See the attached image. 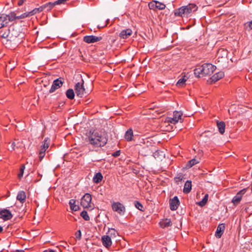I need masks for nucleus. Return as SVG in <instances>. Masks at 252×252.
Masks as SVG:
<instances>
[{
	"label": "nucleus",
	"mask_w": 252,
	"mask_h": 252,
	"mask_svg": "<svg viewBox=\"0 0 252 252\" xmlns=\"http://www.w3.org/2000/svg\"><path fill=\"white\" fill-rule=\"evenodd\" d=\"M87 136L86 142L91 145L93 147H102L107 143V135L104 132L91 129Z\"/></svg>",
	"instance_id": "1"
},
{
	"label": "nucleus",
	"mask_w": 252,
	"mask_h": 252,
	"mask_svg": "<svg viewBox=\"0 0 252 252\" xmlns=\"http://www.w3.org/2000/svg\"><path fill=\"white\" fill-rule=\"evenodd\" d=\"M216 66L211 63H204L201 65H197L194 69L195 76L201 77L211 75L216 70Z\"/></svg>",
	"instance_id": "2"
},
{
	"label": "nucleus",
	"mask_w": 252,
	"mask_h": 252,
	"mask_svg": "<svg viewBox=\"0 0 252 252\" xmlns=\"http://www.w3.org/2000/svg\"><path fill=\"white\" fill-rule=\"evenodd\" d=\"M198 7L196 4L189 3L187 5L183 6L174 11L175 16L181 17H188L189 15L197 10Z\"/></svg>",
	"instance_id": "3"
},
{
	"label": "nucleus",
	"mask_w": 252,
	"mask_h": 252,
	"mask_svg": "<svg viewBox=\"0 0 252 252\" xmlns=\"http://www.w3.org/2000/svg\"><path fill=\"white\" fill-rule=\"evenodd\" d=\"M228 52L226 49L223 48L219 49L216 55V63L226 62L227 60Z\"/></svg>",
	"instance_id": "4"
},
{
	"label": "nucleus",
	"mask_w": 252,
	"mask_h": 252,
	"mask_svg": "<svg viewBox=\"0 0 252 252\" xmlns=\"http://www.w3.org/2000/svg\"><path fill=\"white\" fill-rule=\"evenodd\" d=\"M74 89L77 96L79 97H83L87 94V92L84 86L83 80H82V82H78L76 84Z\"/></svg>",
	"instance_id": "5"
},
{
	"label": "nucleus",
	"mask_w": 252,
	"mask_h": 252,
	"mask_svg": "<svg viewBox=\"0 0 252 252\" xmlns=\"http://www.w3.org/2000/svg\"><path fill=\"white\" fill-rule=\"evenodd\" d=\"M92 196L90 193H86L81 199V205L84 208H92Z\"/></svg>",
	"instance_id": "6"
},
{
	"label": "nucleus",
	"mask_w": 252,
	"mask_h": 252,
	"mask_svg": "<svg viewBox=\"0 0 252 252\" xmlns=\"http://www.w3.org/2000/svg\"><path fill=\"white\" fill-rule=\"evenodd\" d=\"M247 190V188H245L241 189L237 192L234 197H233L231 200V202L233 203L234 206H237L240 203L241 200H242L243 195H244L246 192Z\"/></svg>",
	"instance_id": "7"
},
{
	"label": "nucleus",
	"mask_w": 252,
	"mask_h": 252,
	"mask_svg": "<svg viewBox=\"0 0 252 252\" xmlns=\"http://www.w3.org/2000/svg\"><path fill=\"white\" fill-rule=\"evenodd\" d=\"M112 208L114 211L117 212L120 215H124L126 212V208L124 205L119 202H114L112 204Z\"/></svg>",
	"instance_id": "8"
},
{
	"label": "nucleus",
	"mask_w": 252,
	"mask_h": 252,
	"mask_svg": "<svg viewBox=\"0 0 252 252\" xmlns=\"http://www.w3.org/2000/svg\"><path fill=\"white\" fill-rule=\"evenodd\" d=\"M183 115V113L181 112L180 111H174L173 112V118H168L169 121L172 123L175 124L179 120H180V122L182 123L183 121V120L182 119V116Z\"/></svg>",
	"instance_id": "9"
},
{
	"label": "nucleus",
	"mask_w": 252,
	"mask_h": 252,
	"mask_svg": "<svg viewBox=\"0 0 252 252\" xmlns=\"http://www.w3.org/2000/svg\"><path fill=\"white\" fill-rule=\"evenodd\" d=\"M180 202L177 196L169 200L170 209L172 211L176 210L180 205Z\"/></svg>",
	"instance_id": "10"
},
{
	"label": "nucleus",
	"mask_w": 252,
	"mask_h": 252,
	"mask_svg": "<svg viewBox=\"0 0 252 252\" xmlns=\"http://www.w3.org/2000/svg\"><path fill=\"white\" fill-rule=\"evenodd\" d=\"M102 39L101 36H95L94 35H86L83 38V41L87 43H93L100 41Z\"/></svg>",
	"instance_id": "11"
},
{
	"label": "nucleus",
	"mask_w": 252,
	"mask_h": 252,
	"mask_svg": "<svg viewBox=\"0 0 252 252\" xmlns=\"http://www.w3.org/2000/svg\"><path fill=\"white\" fill-rule=\"evenodd\" d=\"M13 217L11 212L7 209H3L0 211V218L6 221L10 220Z\"/></svg>",
	"instance_id": "12"
},
{
	"label": "nucleus",
	"mask_w": 252,
	"mask_h": 252,
	"mask_svg": "<svg viewBox=\"0 0 252 252\" xmlns=\"http://www.w3.org/2000/svg\"><path fill=\"white\" fill-rule=\"evenodd\" d=\"M63 82L60 80V79H57L53 81V84L51 86V89L49 90L50 93L54 92L57 89L60 88L62 86Z\"/></svg>",
	"instance_id": "13"
},
{
	"label": "nucleus",
	"mask_w": 252,
	"mask_h": 252,
	"mask_svg": "<svg viewBox=\"0 0 252 252\" xmlns=\"http://www.w3.org/2000/svg\"><path fill=\"white\" fill-rule=\"evenodd\" d=\"M47 141V139L46 138L44 140V144L41 146V149L38 154L40 160H41L45 155V152L46 151V148H47V144H46Z\"/></svg>",
	"instance_id": "14"
},
{
	"label": "nucleus",
	"mask_w": 252,
	"mask_h": 252,
	"mask_svg": "<svg viewBox=\"0 0 252 252\" xmlns=\"http://www.w3.org/2000/svg\"><path fill=\"white\" fill-rule=\"evenodd\" d=\"M101 241L103 245L106 248H109L112 245V241L110 237L108 235H104L101 237Z\"/></svg>",
	"instance_id": "15"
},
{
	"label": "nucleus",
	"mask_w": 252,
	"mask_h": 252,
	"mask_svg": "<svg viewBox=\"0 0 252 252\" xmlns=\"http://www.w3.org/2000/svg\"><path fill=\"white\" fill-rule=\"evenodd\" d=\"M225 228V224L221 223L220 224L217 228V230L215 233V236L218 238H220L223 234L224 229Z\"/></svg>",
	"instance_id": "16"
},
{
	"label": "nucleus",
	"mask_w": 252,
	"mask_h": 252,
	"mask_svg": "<svg viewBox=\"0 0 252 252\" xmlns=\"http://www.w3.org/2000/svg\"><path fill=\"white\" fill-rule=\"evenodd\" d=\"M132 34V31L130 29L124 30L121 32L119 36L123 39H126Z\"/></svg>",
	"instance_id": "17"
},
{
	"label": "nucleus",
	"mask_w": 252,
	"mask_h": 252,
	"mask_svg": "<svg viewBox=\"0 0 252 252\" xmlns=\"http://www.w3.org/2000/svg\"><path fill=\"white\" fill-rule=\"evenodd\" d=\"M133 132L131 128H129L126 132L125 134V138L127 142L133 140Z\"/></svg>",
	"instance_id": "18"
},
{
	"label": "nucleus",
	"mask_w": 252,
	"mask_h": 252,
	"mask_svg": "<svg viewBox=\"0 0 252 252\" xmlns=\"http://www.w3.org/2000/svg\"><path fill=\"white\" fill-rule=\"evenodd\" d=\"M224 76V73L223 71H220L219 72H217L215 73L214 75H213L211 79L212 81L216 82L219 80L220 79L222 78Z\"/></svg>",
	"instance_id": "19"
},
{
	"label": "nucleus",
	"mask_w": 252,
	"mask_h": 252,
	"mask_svg": "<svg viewBox=\"0 0 252 252\" xmlns=\"http://www.w3.org/2000/svg\"><path fill=\"white\" fill-rule=\"evenodd\" d=\"M8 24L6 14H0V29Z\"/></svg>",
	"instance_id": "20"
},
{
	"label": "nucleus",
	"mask_w": 252,
	"mask_h": 252,
	"mask_svg": "<svg viewBox=\"0 0 252 252\" xmlns=\"http://www.w3.org/2000/svg\"><path fill=\"white\" fill-rule=\"evenodd\" d=\"M217 126L219 129V132L223 134L225 132V124L223 121H217Z\"/></svg>",
	"instance_id": "21"
},
{
	"label": "nucleus",
	"mask_w": 252,
	"mask_h": 252,
	"mask_svg": "<svg viewBox=\"0 0 252 252\" xmlns=\"http://www.w3.org/2000/svg\"><path fill=\"white\" fill-rule=\"evenodd\" d=\"M39 11V9H34L32 11L28 12V13H25L21 14L20 16H17V19H23L31 15H33L36 13L37 12Z\"/></svg>",
	"instance_id": "22"
},
{
	"label": "nucleus",
	"mask_w": 252,
	"mask_h": 252,
	"mask_svg": "<svg viewBox=\"0 0 252 252\" xmlns=\"http://www.w3.org/2000/svg\"><path fill=\"white\" fill-rule=\"evenodd\" d=\"M191 181L188 180L185 184L183 189L184 193L188 194L189 193L191 190Z\"/></svg>",
	"instance_id": "23"
},
{
	"label": "nucleus",
	"mask_w": 252,
	"mask_h": 252,
	"mask_svg": "<svg viewBox=\"0 0 252 252\" xmlns=\"http://www.w3.org/2000/svg\"><path fill=\"white\" fill-rule=\"evenodd\" d=\"M17 199L22 203H23L26 201V193L24 191L21 190L19 191L17 196Z\"/></svg>",
	"instance_id": "24"
},
{
	"label": "nucleus",
	"mask_w": 252,
	"mask_h": 252,
	"mask_svg": "<svg viewBox=\"0 0 252 252\" xmlns=\"http://www.w3.org/2000/svg\"><path fill=\"white\" fill-rule=\"evenodd\" d=\"M161 228H165L171 225V221L170 219H165L160 221L159 223Z\"/></svg>",
	"instance_id": "25"
},
{
	"label": "nucleus",
	"mask_w": 252,
	"mask_h": 252,
	"mask_svg": "<svg viewBox=\"0 0 252 252\" xmlns=\"http://www.w3.org/2000/svg\"><path fill=\"white\" fill-rule=\"evenodd\" d=\"M76 200L70 199L69 202L70 209L74 211H77L79 209V207L75 205Z\"/></svg>",
	"instance_id": "26"
},
{
	"label": "nucleus",
	"mask_w": 252,
	"mask_h": 252,
	"mask_svg": "<svg viewBox=\"0 0 252 252\" xmlns=\"http://www.w3.org/2000/svg\"><path fill=\"white\" fill-rule=\"evenodd\" d=\"M103 179V176L100 172L96 173L94 178H93V182L95 183H100Z\"/></svg>",
	"instance_id": "27"
},
{
	"label": "nucleus",
	"mask_w": 252,
	"mask_h": 252,
	"mask_svg": "<svg viewBox=\"0 0 252 252\" xmlns=\"http://www.w3.org/2000/svg\"><path fill=\"white\" fill-rule=\"evenodd\" d=\"M66 96L69 99H73L75 96L74 91L72 89H68L66 92Z\"/></svg>",
	"instance_id": "28"
},
{
	"label": "nucleus",
	"mask_w": 252,
	"mask_h": 252,
	"mask_svg": "<svg viewBox=\"0 0 252 252\" xmlns=\"http://www.w3.org/2000/svg\"><path fill=\"white\" fill-rule=\"evenodd\" d=\"M8 23L9 22L13 21L17 19V16L14 12H11L9 14L6 15Z\"/></svg>",
	"instance_id": "29"
},
{
	"label": "nucleus",
	"mask_w": 252,
	"mask_h": 252,
	"mask_svg": "<svg viewBox=\"0 0 252 252\" xmlns=\"http://www.w3.org/2000/svg\"><path fill=\"white\" fill-rule=\"evenodd\" d=\"M208 199V194H206L204 196L203 198L202 199L201 201H199L197 203L198 205L201 207H203L205 205V204L207 203Z\"/></svg>",
	"instance_id": "30"
},
{
	"label": "nucleus",
	"mask_w": 252,
	"mask_h": 252,
	"mask_svg": "<svg viewBox=\"0 0 252 252\" xmlns=\"http://www.w3.org/2000/svg\"><path fill=\"white\" fill-rule=\"evenodd\" d=\"M198 163H199L198 160H196L195 158L192 159L188 161L187 164V167L190 168Z\"/></svg>",
	"instance_id": "31"
},
{
	"label": "nucleus",
	"mask_w": 252,
	"mask_h": 252,
	"mask_svg": "<svg viewBox=\"0 0 252 252\" xmlns=\"http://www.w3.org/2000/svg\"><path fill=\"white\" fill-rule=\"evenodd\" d=\"M155 6L156 7V8L159 9V10H163L165 8V5L161 3L160 2H159L158 1L156 0Z\"/></svg>",
	"instance_id": "32"
},
{
	"label": "nucleus",
	"mask_w": 252,
	"mask_h": 252,
	"mask_svg": "<svg viewBox=\"0 0 252 252\" xmlns=\"http://www.w3.org/2000/svg\"><path fill=\"white\" fill-rule=\"evenodd\" d=\"M184 179V175L182 173H179L174 178V181L176 183L178 184L179 182L182 181Z\"/></svg>",
	"instance_id": "33"
},
{
	"label": "nucleus",
	"mask_w": 252,
	"mask_h": 252,
	"mask_svg": "<svg viewBox=\"0 0 252 252\" xmlns=\"http://www.w3.org/2000/svg\"><path fill=\"white\" fill-rule=\"evenodd\" d=\"M135 207L140 211H143L144 207L143 205L138 201H135L134 202Z\"/></svg>",
	"instance_id": "34"
},
{
	"label": "nucleus",
	"mask_w": 252,
	"mask_h": 252,
	"mask_svg": "<svg viewBox=\"0 0 252 252\" xmlns=\"http://www.w3.org/2000/svg\"><path fill=\"white\" fill-rule=\"evenodd\" d=\"M80 216L83 218V219L85 220L88 221L90 220V217L89 216L87 211L84 210L83 211L81 214Z\"/></svg>",
	"instance_id": "35"
},
{
	"label": "nucleus",
	"mask_w": 252,
	"mask_h": 252,
	"mask_svg": "<svg viewBox=\"0 0 252 252\" xmlns=\"http://www.w3.org/2000/svg\"><path fill=\"white\" fill-rule=\"evenodd\" d=\"M25 169V165L22 164L20 168V172L18 174V177L19 179H21L23 177Z\"/></svg>",
	"instance_id": "36"
},
{
	"label": "nucleus",
	"mask_w": 252,
	"mask_h": 252,
	"mask_svg": "<svg viewBox=\"0 0 252 252\" xmlns=\"http://www.w3.org/2000/svg\"><path fill=\"white\" fill-rule=\"evenodd\" d=\"M186 81V79L184 78H182L178 81L176 85L178 87H183L185 84Z\"/></svg>",
	"instance_id": "37"
},
{
	"label": "nucleus",
	"mask_w": 252,
	"mask_h": 252,
	"mask_svg": "<svg viewBox=\"0 0 252 252\" xmlns=\"http://www.w3.org/2000/svg\"><path fill=\"white\" fill-rule=\"evenodd\" d=\"M156 2V0H153V1L149 2V7L150 9H154L155 8H156V7L155 6Z\"/></svg>",
	"instance_id": "38"
},
{
	"label": "nucleus",
	"mask_w": 252,
	"mask_h": 252,
	"mask_svg": "<svg viewBox=\"0 0 252 252\" xmlns=\"http://www.w3.org/2000/svg\"><path fill=\"white\" fill-rule=\"evenodd\" d=\"M75 238L78 240H80L81 238V231L80 230H78L75 233Z\"/></svg>",
	"instance_id": "39"
},
{
	"label": "nucleus",
	"mask_w": 252,
	"mask_h": 252,
	"mask_svg": "<svg viewBox=\"0 0 252 252\" xmlns=\"http://www.w3.org/2000/svg\"><path fill=\"white\" fill-rule=\"evenodd\" d=\"M121 150H118L116 151L115 152L113 153L111 155L114 158H116L119 157L121 154Z\"/></svg>",
	"instance_id": "40"
},
{
	"label": "nucleus",
	"mask_w": 252,
	"mask_h": 252,
	"mask_svg": "<svg viewBox=\"0 0 252 252\" xmlns=\"http://www.w3.org/2000/svg\"><path fill=\"white\" fill-rule=\"evenodd\" d=\"M246 26L247 27H249V30H251L252 29V20L249 22L245 24Z\"/></svg>",
	"instance_id": "41"
},
{
	"label": "nucleus",
	"mask_w": 252,
	"mask_h": 252,
	"mask_svg": "<svg viewBox=\"0 0 252 252\" xmlns=\"http://www.w3.org/2000/svg\"><path fill=\"white\" fill-rule=\"evenodd\" d=\"M109 19H107V20H106V24H105L104 25H103V27H99V25H98L97 28H98L99 29H101V28H104V27H105L107 26V25L109 24Z\"/></svg>",
	"instance_id": "42"
},
{
	"label": "nucleus",
	"mask_w": 252,
	"mask_h": 252,
	"mask_svg": "<svg viewBox=\"0 0 252 252\" xmlns=\"http://www.w3.org/2000/svg\"><path fill=\"white\" fill-rule=\"evenodd\" d=\"M109 232H111V234L112 235L113 234L114 236H115V234H116V233H117V231H116V230L114 228H111V229H109Z\"/></svg>",
	"instance_id": "43"
},
{
	"label": "nucleus",
	"mask_w": 252,
	"mask_h": 252,
	"mask_svg": "<svg viewBox=\"0 0 252 252\" xmlns=\"http://www.w3.org/2000/svg\"><path fill=\"white\" fill-rule=\"evenodd\" d=\"M25 0H19L18 2V5L19 6H21L22 5H23Z\"/></svg>",
	"instance_id": "44"
},
{
	"label": "nucleus",
	"mask_w": 252,
	"mask_h": 252,
	"mask_svg": "<svg viewBox=\"0 0 252 252\" xmlns=\"http://www.w3.org/2000/svg\"><path fill=\"white\" fill-rule=\"evenodd\" d=\"M48 252H57L56 250L48 249Z\"/></svg>",
	"instance_id": "45"
},
{
	"label": "nucleus",
	"mask_w": 252,
	"mask_h": 252,
	"mask_svg": "<svg viewBox=\"0 0 252 252\" xmlns=\"http://www.w3.org/2000/svg\"><path fill=\"white\" fill-rule=\"evenodd\" d=\"M159 152L158 151H157L156 153L154 154V156L155 158H156V156H158V154Z\"/></svg>",
	"instance_id": "46"
},
{
	"label": "nucleus",
	"mask_w": 252,
	"mask_h": 252,
	"mask_svg": "<svg viewBox=\"0 0 252 252\" xmlns=\"http://www.w3.org/2000/svg\"><path fill=\"white\" fill-rule=\"evenodd\" d=\"M3 230V227L0 225V233L2 232Z\"/></svg>",
	"instance_id": "47"
},
{
	"label": "nucleus",
	"mask_w": 252,
	"mask_h": 252,
	"mask_svg": "<svg viewBox=\"0 0 252 252\" xmlns=\"http://www.w3.org/2000/svg\"><path fill=\"white\" fill-rule=\"evenodd\" d=\"M102 160V159H98V160H96V161H97V162H100Z\"/></svg>",
	"instance_id": "48"
},
{
	"label": "nucleus",
	"mask_w": 252,
	"mask_h": 252,
	"mask_svg": "<svg viewBox=\"0 0 252 252\" xmlns=\"http://www.w3.org/2000/svg\"><path fill=\"white\" fill-rule=\"evenodd\" d=\"M12 146H15V143L13 142L12 143Z\"/></svg>",
	"instance_id": "49"
},
{
	"label": "nucleus",
	"mask_w": 252,
	"mask_h": 252,
	"mask_svg": "<svg viewBox=\"0 0 252 252\" xmlns=\"http://www.w3.org/2000/svg\"><path fill=\"white\" fill-rule=\"evenodd\" d=\"M10 34H12V33H10L9 32V34L7 35V36H8H8H10Z\"/></svg>",
	"instance_id": "50"
},
{
	"label": "nucleus",
	"mask_w": 252,
	"mask_h": 252,
	"mask_svg": "<svg viewBox=\"0 0 252 252\" xmlns=\"http://www.w3.org/2000/svg\"><path fill=\"white\" fill-rule=\"evenodd\" d=\"M81 57L82 58V60L84 61V59L83 57V56H82V55L81 56Z\"/></svg>",
	"instance_id": "51"
},
{
	"label": "nucleus",
	"mask_w": 252,
	"mask_h": 252,
	"mask_svg": "<svg viewBox=\"0 0 252 252\" xmlns=\"http://www.w3.org/2000/svg\"><path fill=\"white\" fill-rule=\"evenodd\" d=\"M43 252H47V250H44Z\"/></svg>",
	"instance_id": "52"
},
{
	"label": "nucleus",
	"mask_w": 252,
	"mask_h": 252,
	"mask_svg": "<svg viewBox=\"0 0 252 252\" xmlns=\"http://www.w3.org/2000/svg\"><path fill=\"white\" fill-rule=\"evenodd\" d=\"M48 76L51 75V74L49 72L48 73Z\"/></svg>",
	"instance_id": "53"
},
{
	"label": "nucleus",
	"mask_w": 252,
	"mask_h": 252,
	"mask_svg": "<svg viewBox=\"0 0 252 252\" xmlns=\"http://www.w3.org/2000/svg\"><path fill=\"white\" fill-rule=\"evenodd\" d=\"M48 244H49L50 243V242L49 241H48Z\"/></svg>",
	"instance_id": "54"
},
{
	"label": "nucleus",
	"mask_w": 252,
	"mask_h": 252,
	"mask_svg": "<svg viewBox=\"0 0 252 252\" xmlns=\"http://www.w3.org/2000/svg\"><path fill=\"white\" fill-rule=\"evenodd\" d=\"M20 252H24L23 251H20Z\"/></svg>",
	"instance_id": "55"
}]
</instances>
